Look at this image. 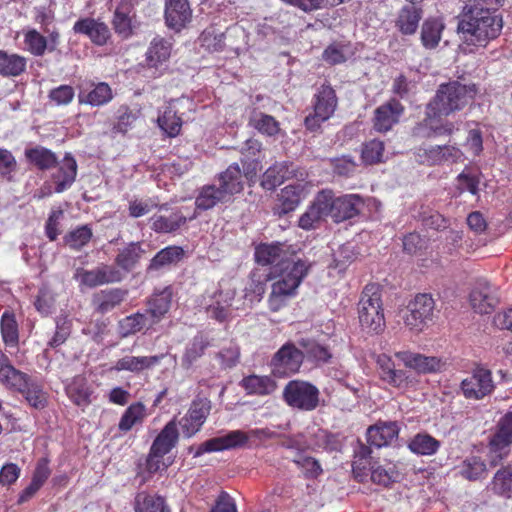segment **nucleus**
<instances>
[{
    "label": "nucleus",
    "instance_id": "obj_1",
    "mask_svg": "<svg viewBox=\"0 0 512 512\" xmlns=\"http://www.w3.org/2000/svg\"><path fill=\"white\" fill-rule=\"evenodd\" d=\"M309 265L306 261L291 257L272 267L270 278L271 293L268 298L269 309L278 312L288 305L297 294V289L307 276Z\"/></svg>",
    "mask_w": 512,
    "mask_h": 512
},
{
    "label": "nucleus",
    "instance_id": "obj_2",
    "mask_svg": "<svg viewBox=\"0 0 512 512\" xmlns=\"http://www.w3.org/2000/svg\"><path fill=\"white\" fill-rule=\"evenodd\" d=\"M476 92L474 84L449 82L439 86L436 95L427 106L430 113H436L441 118L447 117L466 107L474 99Z\"/></svg>",
    "mask_w": 512,
    "mask_h": 512
},
{
    "label": "nucleus",
    "instance_id": "obj_3",
    "mask_svg": "<svg viewBox=\"0 0 512 512\" xmlns=\"http://www.w3.org/2000/svg\"><path fill=\"white\" fill-rule=\"evenodd\" d=\"M501 29L502 19L492 13L465 12L458 24L463 41L475 46H485L500 34Z\"/></svg>",
    "mask_w": 512,
    "mask_h": 512
},
{
    "label": "nucleus",
    "instance_id": "obj_4",
    "mask_svg": "<svg viewBox=\"0 0 512 512\" xmlns=\"http://www.w3.org/2000/svg\"><path fill=\"white\" fill-rule=\"evenodd\" d=\"M358 319L364 331L379 334L385 328L382 290L378 284H367L358 302Z\"/></svg>",
    "mask_w": 512,
    "mask_h": 512
},
{
    "label": "nucleus",
    "instance_id": "obj_5",
    "mask_svg": "<svg viewBox=\"0 0 512 512\" xmlns=\"http://www.w3.org/2000/svg\"><path fill=\"white\" fill-rule=\"evenodd\" d=\"M435 302L431 295L417 294L402 311V319L411 331L421 332L432 321Z\"/></svg>",
    "mask_w": 512,
    "mask_h": 512
},
{
    "label": "nucleus",
    "instance_id": "obj_6",
    "mask_svg": "<svg viewBox=\"0 0 512 512\" xmlns=\"http://www.w3.org/2000/svg\"><path fill=\"white\" fill-rule=\"evenodd\" d=\"M338 100L330 85H322L314 96L313 112L305 118V126L310 131H317L321 124L329 120L337 108Z\"/></svg>",
    "mask_w": 512,
    "mask_h": 512
},
{
    "label": "nucleus",
    "instance_id": "obj_7",
    "mask_svg": "<svg viewBox=\"0 0 512 512\" xmlns=\"http://www.w3.org/2000/svg\"><path fill=\"white\" fill-rule=\"evenodd\" d=\"M319 390L313 384L292 380L288 382L283 390V398L285 402L292 408L302 411H312L319 404Z\"/></svg>",
    "mask_w": 512,
    "mask_h": 512
},
{
    "label": "nucleus",
    "instance_id": "obj_8",
    "mask_svg": "<svg viewBox=\"0 0 512 512\" xmlns=\"http://www.w3.org/2000/svg\"><path fill=\"white\" fill-rule=\"evenodd\" d=\"M512 444V411L506 413L498 421L496 431L489 441V464L493 467L499 465L508 457Z\"/></svg>",
    "mask_w": 512,
    "mask_h": 512
},
{
    "label": "nucleus",
    "instance_id": "obj_9",
    "mask_svg": "<svg viewBox=\"0 0 512 512\" xmlns=\"http://www.w3.org/2000/svg\"><path fill=\"white\" fill-rule=\"evenodd\" d=\"M304 359V352L294 343L287 342L273 356L271 367L274 374L289 375L299 371Z\"/></svg>",
    "mask_w": 512,
    "mask_h": 512
},
{
    "label": "nucleus",
    "instance_id": "obj_10",
    "mask_svg": "<svg viewBox=\"0 0 512 512\" xmlns=\"http://www.w3.org/2000/svg\"><path fill=\"white\" fill-rule=\"evenodd\" d=\"M74 278L80 285L94 288L104 284L120 282L123 279V274L114 266L101 264L92 270L78 268Z\"/></svg>",
    "mask_w": 512,
    "mask_h": 512
},
{
    "label": "nucleus",
    "instance_id": "obj_11",
    "mask_svg": "<svg viewBox=\"0 0 512 512\" xmlns=\"http://www.w3.org/2000/svg\"><path fill=\"white\" fill-rule=\"evenodd\" d=\"M325 191L329 193L328 213L335 222H341L356 216L363 206L362 198L357 194L334 198L331 190Z\"/></svg>",
    "mask_w": 512,
    "mask_h": 512
},
{
    "label": "nucleus",
    "instance_id": "obj_12",
    "mask_svg": "<svg viewBox=\"0 0 512 512\" xmlns=\"http://www.w3.org/2000/svg\"><path fill=\"white\" fill-rule=\"evenodd\" d=\"M250 439L249 432L233 430L225 435L214 437L202 443L194 453V457H199L204 453L218 452L234 448H240L246 445Z\"/></svg>",
    "mask_w": 512,
    "mask_h": 512
},
{
    "label": "nucleus",
    "instance_id": "obj_13",
    "mask_svg": "<svg viewBox=\"0 0 512 512\" xmlns=\"http://www.w3.org/2000/svg\"><path fill=\"white\" fill-rule=\"evenodd\" d=\"M464 396L468 399H482L494 389L491 372L485 368H477L472 375L461 383Z\"/></svg>",
    "mask_w": 512,
    "mask_h": 512
},
{
    "label": "nucleus",
    "instance_id": "obj_14",
    "mask_svg": "<svg viewBox=\"0 0 512 512\" xmlns=\"http://www.w3.org/2000/svg\"><path fill=\"white\" fill-rule=\"evenodd\" d=\"M211 410V402L207 398H197L192 403L187 414L180 420L183 433L191 437L197 433Z\"/></svg>",
    "mask_w": 512,
    "mask_h": 512
},
{
    "label": "nucleus",
    "instance_id": "obj_15",
    "mask_svg": "<svg viewBox=\"0 0 512 512\" xmlns=\"http://www.w3.org/2000/svg\"><path fill=\"white\" fill-rule=\"evenodd\" d=\"M160 212L151 218V228L157 233H172L183 226L187 220L197 217L196 211L192 216L187 217L181 210L169 211L166 204L159 207Z\"/></svg>",
    "mask_w": 512,
    "mask_h": 512
},
{
    "label": "nucleus",
    "instance_id": "obj_16",
    "mask_svg": "<svg viewBox=\"0 0 512 512\" xmlns=\"http://www.w3.org/2000/svg\"><path fill=\"white\" fill-rule=\"evenodd\" d=\"M498 302L497 288L486 280H479L470 293L471 306L480 314L490 313Z\"/></svg>",
    "mask_w": 512,
    "mask_h": 512
},
{
    "label": "nucleus",
    "instance_id": "obj_17",
    "mask_svg": "<svg viewBox=\"0 0 512 512\" xmlns=\"http://www.w3.org/2000/svg\"><path fill=\"white\" fill-rule=\"evenodd\" d=\"M235 292L232 289L220 290L213 296L204 297V305L207 315L219 322L227 320L231 315L232 302Z\"/></svg>",
    "mask_w": 512,
    "mask_h": 512
},
{
    "label": "nucleus",
    "instance_id": "obj_18",
    "mask_svg": "<svg viewBox=\"0 0 512 512\" xmlns=\"http://www.w3.org/2000/svg\"><path fill=\"white\" fill-rule=\"evenodd\" d=\"M455 129L453 123L442 121L436 113H430L426 106L425 118L413 128V136L419 139L432 138L437 135L451 134Z\"/></svg>",
    "mask_w": 512,
    "mask_h": 512
},
{
    "label": "nucleus",
    "instance_id": "obj_19",
    "mask_svg": "<svg viewBox=\"0 0 512 512\" xmlns=\"http://www.w3.org/2000/svg\"><path fill=\"white\" fill-rule=\"evenodd\" d=\"M329 193L320 191L308 209L300 216L298 225L304 230H311L318 227L328 213Z\"/></svg>",
    "mask_w": 512,
    "mask_h": 512
},
{
    "label": "nucleus",
    "instance_id": "obj_20",
    "mask_svg": "<svg viewBox=\"0 0 512 512\" xmlns=\"http://www.w3.org/2000/svg\"><path fill=\"white\" fill-rule=\"evenodd\" d=\"M403 112L404 107L399 101L389 100L374 111L373 128L381 133L391 130L399 122Z\"/></svg>",
    "mask_w": 512,
    "mask_h": 512
},
{
    "label": "nucleus",
    "instance_id": "obj_21",
    "mask_svg": "<svg viewBox=\"0 0 512 512\" xmlns=\"http://www.w3.org/2000/svg\"><path fill=\"white\" fill-rule=\"evenodd\" d=\"M395 356L402 361L406 367L422 374L439 372L444 366V362L438 357L425 356L410 351H400L395 353Z\"/></svg>",
    "mask_w": 512,
    "mask_h": 512
},
{
    "label": "nucleus",
    "instance_id": "obj_22",
    "mask_svg": "<svg viewBox=\"0 0 512 512\" xmlns=\"http://www.w3.org/2000/svg\"><path fill=\"white\" fill-rule=\"evenodd\" d=\"M192 10L187 0H166L165 22L168 28L179 32L191 21Z\"/></svg>",
    "mask_w": 512,
    "mask_h": 512
},
{
    "label": "nucleus",
    "instance_id": "obj_23",
    "mask_svg": "<svg viewBox=\"0 0 512 512\" xmlns=\"http://www.w3.org/2000/svg\"><path fill=\"white\" fill-rule=\"evenodd\" d=\"M10 389L21 393L28 404L35 409H43L48 404V395L43 387L26 373H23V379Z\"/></svg>",
    "mask_w": 512,
    "mask_h": 512
},
{
    "label": "nucleus",
    "instance_id": "obj_24",
    "mask_svg": "<svg viewBox=\"0 0 512 512\" xmlns=\"http://www.w3.org/2000/svg\"><path fill=\"white\" fill-rule=\"evenodd\" d=\"M133 0H119L115 7L112 26L115 33L123 39H128L133 34Z\"/></svg>",
    "mask_w": 512,
    "mask_h": 512
},
{
    "label": "nucleus",
    "instance_id": "obj_25",
    "mask_svg": "<svg viewBox=\"0 0 512 512\" xmlns=\"http://www.w3.org/2000/svg\"><path fill=\"white\" fill-rule=\"evenodd\" d=\"M73 30L75 33L88 36L89 39L98 46L105 45L110 38V30L108 26L93 18L78 20L74 24Z\"/></svg>",
    "mask_w": 512,
    "mask_h": 512
},
{
    "label": "nucleus",
    "instance_id": "obj_26",
    "mask_svg": "<svg viewBox=\"0 0 512 512\" xmlns=\"http://www.w3.org/2000/svg\"><path fill=\"white\" fill-rule=\"evenodd\" d=\"M377 363L380 368L381 379L389 385L396 388H406L412 382L408 372L396 369L395 364L388 356L380 355Z\"/></svg>",
    "mask_w": 512,
    "mask_h": 512
},
{
    "label": "nucleus",
    "instance_id": "obj_27",
    "mask_svg": "<svg viewBox=\"0 0 512 512\" xmlns=\"http://www.w3.org/2000/svg\"><path fill=\"white\" fill-rule=\"evenodd\" d=\"M164 355H154V356H132L126 355L120 359H118L112 370L117 372L120 371H128L131 373H141L144 370L150 369L156 366Z\"/></svg>",
    "mask_w": 512,
    "mask_h": 512
},
{
    "label": "nucleus",
    "instance_id": "obj_28",
    "mask_svg": "<svg viewBox=\"0 0 512 512\" xmlns=\"http://www.w3.org/2000/svg\"><path fill=\"white\" fill-rule=\"evenodd\" d=\"M397 422H379L367 429V441L377 448L389 445L398 437Z\"/></svg>",
    "mask_w": 512,
    "mask_h": 512
},
{
    "label": "nucleus",
    "instance_id": "obj_29",
    "mask_svg": "<svg viewBox=\"0 0 512 512\" xmlns=\"http://www.w3.org/2000/svg\"><path fill=\"white\" fill-rule=\"evenodd\" d=\"M65 391L68 398L77 406L85 407L91 403L92 388L83 375H77L67 381Z\"/></svg>",
    "mask_w": 512,
    "mask_h": 512
},
{
    "label": "nucleus",
    "instance_id": "obj_30",
    "mask_svg": "<svg viewBox=\"0 0 512 512\" xmlns=\"http://www.w3.org/2000/svg\"><path fill=\"white\" fill-rule=\"evenodd\" d=\"M291 257L293 256L288 254L287 247L280 243L262 244L255 251V259L260 265H272V267H275Z\"/></svg>",
    "mask_w": 512,
    "mask_h": 512
},
{
    "label": "nucleus",
    "instance_id": "obj_31",
    "mask_svg": "<svg viewBox=\"0 0 512 512\" xmlns=\"http://www.w3.org/2000/svg\"><path fill=\"white\" fill-rule=\"evenodd\" d=\"M230 199L216 184L204 185L198 190L195 199L196 210L206 211L214 208L217 204L226 203Z\"/></svg>",
    "mask_w": 512,
    "mask_h": 512
},
{
    "label": "nucleus",
    "instance_id": "obj_32",
    "mask_svg": "<svg viewBox=\"0 0 512 512\" xmlns=\"http://www.w3.org/2000/svg\"><path fill=\"white\" fill-rule=\"evenodd\" d=\"M76 175V160L70 154H66L58 170L53 174V180L56 185L55 191L61 193L68 189L74 183Z\"/></svg>",
    "mask_w": 512,
    "mask_h": 512
},
{
    "label": "nucleus",
    "instance_id": "obj_33",
    "mask_svg": "<svg viewBox=\"0 0 512 512\" xmlns=\"http://www.w3.org/2000/svg\"><path fill=\"white\" fill-rule=\"evenodd\" d=\"M172 291L165 288L160 293L153 295L148 302L145 314L149 317V324H157L168 312L171 305Z\"/></svg>",
    "mask_w": 512,
    "mask_h": 512
},
{
    "label": "nucleus",
    "instance_id": "obj_34",
    "mask_svg": "<svg viewBox=\"0 0 512 512\" xmlns=\"http://www.w3.org/2000/svg\"><path fill=\"white\" fill-rule=\"evenodd\" d=\"M303 189L300 183L284 187L278 195L279 204L275 207V213L284 215L295 210L301 202Z\"/></svg>",
    "mask_w": 512,
    "mask_h": 512
},
{
    "label": "nucleus",
    "instance_id": "obj_35",
    "mask_svg": "<svg viewBox=\"0 0 512 512\" xmlns=\"http://www.w3.org/2000/svg\"><path fill=\"white\" fill-rule=\"evenodd\" d=\"M218 186L231 199L234 194L240 193L243 190L242 172L238 164H231L224 172L218 177Z\"/></svg>",
    "mask_w": 512,
    "mask_h": 512
},
{
    "label": "nucleus",
    "instance_id": "obj_36",
    "mask_svg": "<svg viewBox=\"0 0 512 512\" xmlns=\"http://www.w3.org/2000/svg\"><path fill=\"white\" fill-rule=\"evenodd\" d=\"M177 440V426L174 421H170L154 440L150 452L152 455L164 456L175 446Z\"/></svg>",
    "mask_w": 512,
    "mask_h": 512
},
{
    "label": "nucleus",
    "instance_id": "obj_37",
    "mask_svg": "<svg viewBox=\"0 0 512 512\" xmlns=\"http://www.w3.org/2000/svg\"><path fill=\"white\" fill-rule=\"evenodd\" d=\"M171 54V43L162 37H155L146 51L147 66L156 68L166 62Z\"/></svg>",
    "mask_w": 512,
    "mask_h": 512
},
{
    "label": "nucleus",
    "instance_id": "obj_38",
    "mask_svg": "<svg viewBox=\"0 0 512 512\" xmlns=\"http://www.w3.org/2000/svg\"><path fill=\"white\" fill-rule=\"evenodd\" d=\"M241 386L248 394L269 395L276 389L275 381L268 376L250 375L241 381Z\"/></svg>",
    "mask_w": 512,
    "mask_h": 512
},
{
    "label": "nucleus",
    "instance_id": "obj_39",
    "mask_svg": "<svg viewBox=\"0 0 512 512\" xmlns=\"http://www.w3.org/2000/svg\"><path fill=\"white\" fill-rule=\"evenodd\" d=\"M421 17V9L405 6L399 12L396 25L403 34L411 35L416 32Z\"/></svg>",
    "mask_w": 512,
    "mask_h": 512
},
{
    "label": "nucleus",
    "instance_id": "obj_40",
    "mask_svg": "<svg viewBox=\"0 0 512 512\" xmlns=\"http://www.w3.org/2000/svg\"><path fill=\"white\" fill-rule=\"evenodd\" d=\"M143 252L140 243L132 242L119 250L115 263L125 272H129L138 263Z\"/></svg>",
    "mask_w": 512,
    "mask_h": 512
},
{
    "label": "nucleus",
    "instance_id": "obj_41",
    "mask_svg": "<svg viewBox=\"0 0 512 512\" xmlns=\"http://www.w3.org/2000/svg\"><path fill=\"white\" fill-rule=\"evenodd\" d=\"M26 58L0 50V75L19 76L26 69Z\"/></svg>",
    "mask_w": 512,
    "mask_h": 512
},
{
    "label": "nucleus",
    "instance_id": "obj_42",
    "mask_svg": "<svg viewBox=\"0 0 512 512\" xmlns=\"http://www.w3.org/2000/svg\"><path fill=\"white\" fill-rule=\"evenodd\" d=\"M78 98L80 103L89 104L91 106H101L111 101L113 95L110 86L104 82H100L87 94L80 92Z\"/></svg>",
    "mask_w": 512,
    "mask_h": 512
},
{
    "label": "nucleus",
    "instance_id": "obj_43",
    "mask_svg": "<svg viewBox=\"0 0 512 512\" xmlns=\"http://www.w3.org/2000/svg\"><path fill=\"white\" fill-rule=\"evenodd\" d=\"M25 156L29 162L41 170H47L57 164L56 155L49 149L37 146L25 150Z\"/></svg>",
    "mask_w": 512,
    "mask_h": 512
},
{
    "label": "nucleus",
    "instance_id": "obj_44",
    "mask_svg": "<svg viewBox=\"0 0 512 512\" xmlns=\"http://www.w3.org/2000/svg\"><path fill=\"white\" fill-rule=\"evenodd\" d=\"M289 167L286 162L277 163L269 167L262 176L261 185L267 190H273L289 178Z\"/></svg>",
    "mask_w": 512,
    "mask_h": 512
},
{
    "label": "nucleus",
    "instance_id": "obj_45",
    "mask_svg": "<svg viewBox=\"0 0 512 512\" xmlns=\"http://www.w3.org/2000/svg\"><path fill=\"white\" fill-rule=\"evenodd\" d=\"M443 29L444 24L439 19H427L423 23L421 30V41L423 46L427 49L435 48L441 39Z\"/></svg>",
    "mask_w": 512,
    "mask_h": 512
},
{
    "label": "nucleus",
    "instance_id": "obj_46",
    "mask_svg": "<svg viewBox=\"0 0 512 512\" xmlns=\"http://www.w3.org/2000/svg\"><path fill=\"white\" fill-rule=\"evenodd\" d=\"M146 416V408L141 402L131 404L123 413L118 428L122 432H127L133 426L143 422Z\"/></svg>",
    "mask_w": 512,
    "mask_h": 512
},
{
    "label": "nucleus",
    "instance_id": "obj_47",
    "mask_svg": "<svg viewBox=\"0 0 512 512\" xmlns=\"http://www.w3.org/2000/svg\"><path fill=\"white\" fill-rule=\"evenodd\" d=\"M149 317L145 313H135L123 318L119 322V331L123 337L135 334L144 328H150Z\"/></svg>",
    "mask_w": 512,
    "mask_h": 512
},
{
    "label": "nucleus",
    "instance_id": "obj_48",
    "mask_svg": "<svg viewBox=\"0 0 512 512\" xmlns=\"http://www.w3.org/2000/svg\"><path fill=\"white\" fill-rule=\"evenodd\" d=\"M409 449L418 455H433L439 447L440 442L429 434H417L408 445Z\"/></svg>",
    "mask_w": 512,
    "mask_h": 512
},
{
    "label": "nucleus",
    "instance_id": "obj_49",
    "mask_svg": "<svg viewBox=\"0 0 512 512\" xmlns=\"http://www.w3.org/2000/svg\"><path fill=\"white\" fill-rule=\"evenodd\" d=\"M208 346L209 341L204 335L195 336L185 350L182 357V366L189 369L204 354Z\"/></svg>",
    "mask_w": 512,
    "mask_h": 512
},
{
    "label": "nucleus",
    "instance_id": "obj_50",
    "mask_svg": "<svg viewBox=\"0 0 512 512\" xmlns=\"http://www.w3.org/2000/svg\"><path fill=\"white\" fill-rule=\"evenodd\" d=\"M184 257V250L179 246H168L160 250L152 259L150 268L159 269L163 266L176 264Z\"/></svg>",
    "mask_w": 512,
    "mask_h": 512
},
{
    "label": "nucleus",
    "instance_id": "obj_51",
    "mask_svg": "<svg viewBox=\"0 0 512 512\" xmlns=\"http://www.w3.org/2000/svg\"><path fill=\"white\" fill-rule=\"evenodd\" d=\"M23 379V372L14 368L9 358L0 351V383L10 389Z\"/></svg>",
    "mask_w": 512,
    "mask_h": 512
},
{
    "label": "nucleus",
    "instance_id": "obj_52",
    "mask_svg": "<svg viewBox=\"0 0 512 512\" xmlns=\"http://www.w3.org/2000/svg\"><path fill=\"white\" fill-rule=\"evenodd\" d=\"M400 473L393 463L371 467V479L374 483L388 486L389 484L398 481Z\"/></svg>",
    "mask_w": 512,
    "mask_h": 512
},
{
    "label": "nucleus",
    "instance_id": "obj_53",
    "mask_svg": "<svg viewBox=\"0 0 512 512\" xmlns=\"http://www.w3.org/2000/svg\"><path fill=\"white\" fill-rule=\"evenodd\" d=\"M160 129L169 137H176L181 130L182 121L177 116L176 111L167 107L162 115L157 119Z\"/></svg>",
    "mask_w": 512,
    "mask_h": 512
},
{
    "label": "nucleus",
    "instance_id": "obj_54",
    "mask_svg": "<svg viewBox=\"0 0 512 512\" xmlns=\"http://www.w3.org/2000/svg\"><path fill=\"white\" fill-rule=\"evenodd\" d=\"M135 510L136 512H170L162 497L143 493L136 497Z\"/></svg>",
    "mask_w": 512,
    "mask_h": 512
},
{
    "label": "nucleus",
    "instance_id": "obj_55",
    "mask_svg": "<svg viewBox=\"0 0 512 512\" xmlns=\"http://www.w3.org/2000/svg\"><path fill=\"white\" fill-rule=\"evenodd\" d=\"M1 335L6 346L18 345V325L13 314L5 312L1 318Z\"/></svg>",
    "mask_w": 512,
    "mask_h": 512
},
{
    "label": "nucleus",
    "instance_id": "obj_56",
    "mask_svg": "<svg viewBox=\"0 0 512 512\" xmlns=\"http://www.w3.org/2000/svg\"><path fill=\"white\" fill-rule=\"evenodd\" d=\"M485 473V462L476 456L466 458L460 466V474L470 481L481 478Z\"/></svg>",
    "mask_w": 512,
    "mask_h": 512
},
{
    "label": "nucleus",
    "instance_id": "obj_57",
    "mask_svg": "<svg viewBox=\"0 0 512 512\" xmlns=\"http://www.w3.org/2000/svg\"><path fill=\"white\" fill-rule=\"evenodd\" d=\"M250 124L260 133L268 136L276 135L280 130L275 118L262 112H255L250 118Z\"/></svg>",
    "mask_w": 512,
    "mask_h": 512
},
{
    "label": "nucleus",
    "instance_id": "obj_58",
    "mask_svg": "<svg viewBox=\"0 0 512 512\" xmlns=\"http://www.w3.org/2000/svg\"><path fill=\"white\" fill-rule=\"evenodd\" d=\"M492 490L499 494L510 496L512 491V467L506 466L496 472L492 481Z\"/></svg>",
    "mask_w": 512,
    "mask_h": 512
},
{
    "label": "nucleus",
    "instance_id": "obj_59",
    "mask_svg": "<svg viewBox=\"0 0 512 512\" xmlns=\"http://www.w3.org/2000/svg\"><path fill=\"white\" fill-rule=\"evenodd\" d=\"M298 345L302 348V351L308 358L316 361L327 362L331 357V354L326 347L316 343L312 339L301 338L298 341Z\"/></svg>",
    "mask_w": 512,
    "mask_h": 512
},
{
    "label": "nucleus",
    "instance_id": "obj_60",
    "mask_svg": "<svg viewBox=\"0 0 512 512\" xmlns=\"http://www.w3.org/2000/svg\"><path fill=\"white\" fill-rule=\"evenodd\" d=\"M24 43L27 46V50L35 56H42L47 48L46 37L35 29H30L25 33Z\"/></svg>",
    "mask_w": 512,
    "mask_h": 512
},
{
    "label": "nucleus",
    "instance_id": "obj_61",
    "mask_svg": "<svg viewBox=\"0 0 512 512\" xmlns=\"http://www.w3.org/2000/svg\"><path fill=\"white\" fill-rule=\"evenodd\" d=\"M125 297V292L120 289L102 291L98 296V310L102 313L108 312L119 305Z\"/></svg>",
    "mask_w": 512,
    "mask_h": 512
},
{
    "label": "nucleus",
    "instance_id": "obj_62",
    "mask_svg": "<svg viewBox=\"0 0 512 512\" xmlns=\"http://www.w3.org/2000/svg\"><path fill=\"white\" fill-rule=\"evenodd\" d=\"M415 157L423 165H441V146L419 147L416 149Z\"/></svg>",
    "mask_w": 512,
    "mask_h": 512
},
{
    "label": "nucleus",
    "instance_id": "obj_63",
    "mask_svg": "<svg viewBox=\"0 0 512 512\" xmlns=\"http://www.w3.org/2000/svg\"><path fill=\"white\" fill-rule=\"evenodd\" d=\"M503 0H467L465 12L488 14L495 12L502 5Z\"/></svg>",
    "mask_w": 512,
    "mask_h": 512
},
{
    "label": "nucleus",
    "instance_id": "obj_64",
    "mask_svg": "<svg viewBox=\"0 0 512 512\" xmlns=\"http://www.w3.org/2000/svg\"><path fill=\"white\" fill-rule=\"evenodd\" d=\"M92 237L91 229L84 225L71 231L66 237L65 241L70 248L79 250L85 246Z\"/></svg>",
    "mask_w": 512,
    "mask_h": 512
}]
</instances>
